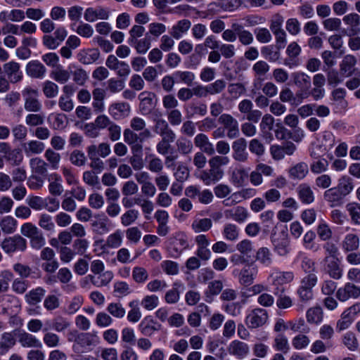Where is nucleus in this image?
I'll list each match as a JSON object with an SVG mask.
<instances>
[{"label":"nucleus","mask_w":360,"mask_h":360,"mask_svg":"<svg viewBox=\"0 0 360 360\" xmlns=\"http://www.w3.org/2000/svg\"><path fill=\"white\" fill-rule=\"evenodd\" d=\"M230 162L227 156L214 155L208 160L209 169L200 172L199 178L207 186L215 184L224 176V172L221 167Z\"/></svg>","instance_id":"nucleus-1"},{"label":"nucleus","mask_w":360,"mask_h":360,"mask_svg":"<svg viewBox=\"0 0 360 360\" xmlns=\"http://www.w3.org/2000/svg\"><path fill=\"white\" fill-rule=\"evenodd\" d=\"M68 340L75 342L72 349L77 354L90 352L99 342V338L96 334L91 333H79L77 330L69 333Z\"/></svg>","instance_id":"nucleus-2"},{"label":"nucleus","mask_w":360,"mask_h":360,"mask_svg":"<svg viewBox=\"0 0 360 360\" xmlns=\"http://www.w3.org/2000/svg\"><path fill=\"white\" fill-rule=\"evenodd\" d=\"M21 233L30 238V246L35 250H39L46 243L42 231L31 223H25L21 226Z\"/></svg>","instance_id":"nucleus-3"},{"label":"nucleus","mask_w":360,"mask_h":360,"mask_svg":"<svg viewBox=\"0 0 360 360\" xmlns=\"http://www.w3.org/2000/svg\"><path fill=\"white\" fill-rule=\"evenodd\" d=\"M24 99V109L28 112H40L42 111V103L39 98L38 89L27 86L22 91Z\"/></svg>","instance_id":"nucleus-4"},{"label":"nucleus","mask_w":360,"mask_h":360,"mask_svg":"<svg viewBox=\"0 0 360 360\" xmlns=\"http://www.w3.org/2000/svg\"><path fill=\"white\" fill-rule=\"evenodd\" d=\"M271 238L274 250L279 256L285 257L290 252V240L285 231L273 233Z\"/></svg>","instance_id":"nucleus-5"},{"label":"nucleus","mask_w":360,"mask_h":360,"mask_svg":"<svg viewBox=\"0 0 360 360\" xmlns=\"http://www.w3.org/2000/svg\"><path fill=\"white\" fill-rule=\"evenodd\" d=\"M317 282L316 274L307 275L301 280L297 293L302 301L307 302L313 298V288Z\"/></svg>","instance_id":"nucleus-6"},{"label":"nucleus","mask_w":360,"mask_h":360,"mask_svg":"<svg viewBox=\"0 0 360 360\" xmlns=\"http://www.w3.org/2000/svg\"><path fill=\"white\" fill-rule=\"evenodd\" d=\"M1 248L8 255L16 252H24L27 248V240L20 235L6 238L1 243Z\"/></svg>","instance_id":"nucleus-7"},{"label":"nucleus","mask_w":360,"mask_h":360,"mask_svg":"<svg viewBox=\"0 0 360 360\" xmlns=\"http://www.w3.org/2000/svg\"><path fill=\"white\" fill-rule=\"evenodd\" d=\"M219 122L227 130V137L233 139L240 135L239 124L236 119L230 114H221L219 117Z\"/></svg>","instance_id":"nucleus-8"},{"label":"nucleus","mask_w":360,"mask_h":360,"mask_svg":"<svg viewBox=\"0 0 360 360\" xmlns=\"http://www.w3.org/2000/svg\"><path fill=\"white\" fill-rule=\"evenodd\" d=\"M154 131L160 136L162 141L172 143L176 139V134L169 126L168 122L162 118L154 120Z\"/></svg>","instance_id":"nucleus-9"},{"label":"nucleus","mask_w":360,"mask_h":360,"mask_svg":"<svg viewBox=\"0 0 360 360\" xmlns=\"http://www.w3.org/2000/svg\"><path fill=\"white\" fill-rule=\"evenodd\" d=\"M248 143L244 138H239L232 143L233 159L238 162L245 163L249 159L247 150Z\"/></svg>","instance_id":"nucleus-10"},{"label":"nucleus","mask_w":360,"mask_h":360,"mask_svg":"<svg viewBox=\"0 0 360 360\" xmlns=\"http://www.w3.org/2000/svg\"><path fill=\"white\" fill-rule=\"evenodd\" d=\"M360 296V287L353 283L347 282L338 289L336 297L341 302L349 299H356Z\"/></svg>","instance_id":"nucleus-11"},{"label":"nucleus","mask_w":360,"mask_h":360,"mask_svg":"<svg viewBox=\"0 0 360 360\" xmlns=\"http://www.w3.org/2000/svg\"><path fill=\"white\" fill-rule=\"evenodd\" d=\"M357 59L352 54L345 56L339 65L340 75L349 77L360 71L355 67Z\"/></svg>","instance_id":"nucleus-12"},{"label":"nucleus","mask_w":360,"mask_h":360,"mask_svg":"<svg viewBox=\"0 0 360 360\" xmlns=\"http://www.w3.org/2000/svg\"><path fill=\"white\" fill-rule=\"evenodd\" d=\"M3 69L11 83L15 84L22 79L23 74L18 63L15 61L6 63L3 65Z\"/></svg>","instance_id":"nucleus-13"},{"label":"nucleus","mask_w":360,"mask_h":360,"mask_svg":"<svg viewBox=\"0 0 360 360\" xmlns=\"http://www.w3.org/2000/svg\"><path fill=\"white\" fill-rule=\"evenodd\" d=\"M342 20L348 26L345 32L346 35L352 37L360 32V15L358 13H349L343 17Z\"/></svg>","instance_id":"nucleus-14"},{"label":"nucleus","mask_w":360,"mask_h":360,"mask_svg":"<svg viewBox=\"0 0 360 360\" xmlns=\"http://www.w3.org/2000/svg\"><path fill=\"white\" fill-rule=\"evenodd\" d=\"M323 262L326 263V271L330 278L335 280H339L342 278V269L338 257H326Z\"/></svg>","instance_id":"nucleus-15"},{"label":"nucleus","mask_w":360,"mask_h":360,"mask_svg":"<svg viewBox=\"0 0 360 360\" xmlns=\"http://www.w3.org/2000/svg\"><path fill=\"white\" fill-rule=\"evenodd\" d=\"M155 97V94L150 91H143L139 94V98L141 101L139 109L142 115H148L155 108V102L153 101Z\"/></svg>","instance_id":"nucleus-16"},{"label":"nucleus","mask_w":360,"mask_h":360,"mask_svg":"<svg viewBox=\"0 0 360 360\" xmlns=\"http://www.w3.org/2000/svg\"><path fill=\"white\" fill-rule=\"evenodd\" d=\"M170 246L172 250L173 256H179L188 247V243L186 235L183 233H176L174 237L170 238Z\"/></svg>","instance_id":"nucleus-17"},{"label":"nucleus","mask_w":360,"mask_h":360,"mask_svg":"<svg viewBox=\"0 0 360 360\" xmlns=\"http://www.w3.org/2000/svg\"><path fill=\"white\" fill-rule=\"evenodd\" d=\"M194 144L202 152L208 155H212L215 153L214 145L210 141L208 136L203 133L198 134L195 136Z\"/></svg>","instance_id":"nucleus-18"},{"label":"nucleus","mask_w":360,"mask_h":360,"mask_svg":"<svg viewBox=\"0 0 360 360\" xmlns=\"http://www.w3.org/2000/svg\"><path fill=\"white\" fill-rule=\"evenodd\" d=\"M92 220L91 226L92 231L98 235H103L110 231L108 218L104 214H96Z\"/></svg>","instance_id":"nucleus-19"},{"label":"nucleus","mask_w":360,"mask_h":360,"mask_svg":"<svg viewBox=\"0 0 360 360\" xmlns=\"http://www.w3.org/2000/svg\"><path fill=\"white\" fill-rule=\"evenodd\" d=\"M291 78L293 84L301 91L306 93L311 88V77L307 74L303 72H295L291 74Z\"/></svg>","instance_id":"nucleus-20"},{"label":"nucleus","mask_w":360,"mask_h":360,"mask_svg":"<svg viewBox=\"0 0 360 360\" xmlns=\"http://www.w3.org/2000/svg\"><path fill=\"white\" fill-rule=\"evenodd\" d=\"M86 153L89 159L90 160V167L98 174L101 173L104 169L103 161L96 155V145H90L86 148Z\"/></svg>","instance_id":"nucleus-21"},{"label":"nucleus","mask_w":360,"mask_h":360,"mask_svg":"<svg viewBox=\"0 0 360 360\" xmlns=\"http://www.w3.org/2000/svg\"><path fill=\"white\" fill-rule=\"evenodd\" d=\"M46 72L45 66L38 60H32L26 65V73L35 79H42Z\"/></svg>","instance_id":"nucleus-22"},{"label":"nucleus","mask_w":360,"mask_h":360,"mask_svg":"<svg viewBox=\"0 0 360 360\" xmlns=\"http://www.w3.org/2000/svg\"><path fill=\"white\" fill-rule=\"evenodd\" d=\"M345 197L336 186L328 188L323 193L324 200L329 202L331 207L341 205Z\"/></svg>","instance_id":"nucleus-23"},{"label":"nucleus","mask_w":360,"mask_h":360,"mask_svg":"<svg viewBox=\"0 0 360 360\" xmlns=\"http://www.w3.org/2000/svg\"><path fill=\"white\" fill-rule=\"evenodd\" d=\"M100 57V52L97 49L81 50L77 54L78 60L84 65H90L96 62Z\"/></svg>","instance_id":"nucleus-24"},{"label":"nucleus","mask_w":360,"mask_h":360,"mask_svg":"<svg viewBox=\"0 0 360 360\" xmlns=\"http://www.w3.org/2000/svg\"><path fill=\"white\" fill-rule=\"evenodd\" d=\"M191 27V22L188 19H183L179 20L172 27L169 34L175 39H179L188 31Z\"/></svg>","instance_id":"nucleus-25"},{"label":"nucleus","mask_w":360,"mask_h":360,"mask_svg":"<svg viewBox=\"0 0 360 360\" xmlns=\"http://www.w3.org/2000/svg\"><path fill=\"white\" fill-rule=\"evenodd\" d=\"M229 352L238 359H243L249 352L248 345L239 340L232 341L228 348Z\"/></svg>","instance_id":"nucleus-26"},{"label":"nucleus","mask_w":360,"mask_h":360,"mask_svg":"<svg viewBox=\"0 0 360 360\" xmlns=\"http://www.w3.org/2000/svg\"><path fill=\"white\" fill-rule=\"evenodd\" d=\"M232 27L237 33L238 40L241 44L248 46L253 42V34L249 30H245L241 25L233 23Z\"/></svg>","instance_id":"nucleus-27"},{"label":"nucleus","mask_w":360,"mask_h":360,"mask_svg":"<svg viewBox=\"0 0 360 360\" xmlns=\"http://www.w3.org/2000/svg\"><path fill=\"white\" fill-rule=\"evenodd\" d=\"M109 113L115 118L127 116L130 112V105L127 103H112L108 109Z\"/></svg>","instance_id":"nucleus-28"},{"label":"nucleus","mask_w":360,"mask_h":360,"mask_svg":"<svg viewBox=\"0 0 360 360\" xmlns=\"http://www.w3.org/2000/svg\"><path fill=\"white\" fill-rule=\"evenodd\" d=\"M257 270L255 267L245 266L239 273V282L245 286L252 285L257 274Z\"/></svg>","instance_id":"nucleus-29"},{"label":"nucleus","mask_w":360,"mask_h":360,"mask_svg":"<svg viewBox=\"0 0 360 360\" xmlns=\"http://www.w3.org/2000/svg\"><path fill=\"white\" fill-rule=\"evenodd\" d=\"M300 200L304 204H311L314 201V192L307 184H301L297 188Z\"/></svg>","instance_id":"nucleus-30"},{"label":"nucleus","mask_w":360,"mask_h":360,"mask_svg":"<svg viewBox=\"0 0 360 360\" xmlns=\"http://www.w3.org/2000/svg\"><path fill=\"white\" fill-rule=\"evenodd\" d=\"M224 214L226 218L232 219L239 223L244 222L248 216L247 210L240 206L226 210Z\"/></svg>","instance_id":"nucleus-31"},{"label":"nucleus","mask_w":360,"mask_h":360,"mask_svg":"<svg viewBox=\"0 0 360 360\" xmlns=\"http://www.w3.org/2000/svg\"><path fill=\"white\" fill-rule=\"evenodd\" d=\"M186 112L188 117L194 115L205 116L207 112V105L204 103H190L186 108Z\"/></svg>","instance_id":"nucleus-32"},{"label":"nucleus","mask_w":360,"mask_h":360,"mask_svg":"<svg viewBox=\"0 0 360 360\" xmlns=\"http://www.w3.org/2000/svg\"><path fill=\"white\" fill-rule=\"evenodd\" d=\"M45 114L40 112H29L25 117V123L29 127L42 126L45 122Z\"/></svg>","instance_id":"nucleus-33"},{"label":"nucleus","mask_w":360,"mask_h":360,"mask_svg":"<svg viewBox=\"0 0 360 360\" xmlns=\"http://www.w3.org/2000/svg\"><path fill=\"white\" fill-rule=\"evenodd\" d=\"M273 276L274 285H283L290 283L295 278L294 273L291 271H278L275 273Z\"/></svg>","instance_id":"nucleus-34"},{"label":"nucleus","mask_w":360,"mask_h":360,"mask_svg":"<svg viewBox=\"0 0 360 360\" xmlns=\"http://www.w3.org/2000/svg\"><path fill=\"white\" fill-rule=\"evenodd\" d=\"M359 246V238L354 233L346 235L342 242V250L345 252L356 250Z\"/></svg>","instance_id":"nucleus-35"},{"label":"nucleus","mask_w":360,"mask_h":360,"mask_svg":"<svg viewBox=\"0 0 360 360\" xmlns=\"http://www.w3.org/2000/svg\"><path fill=\"white\" fill-rule=\"evenodd\" d=\"M18 341L24 347L40 348L41 342L32 335L27 333H22L18 335Z\"/></svg>","instance_id":"nucleus-36"},{"label":"nucleus","mask_w":360,"mask_h":360,"mask_svg":"<svg viewBox=\"0 0 360 360\" xmlns=\"http://www.w3.org/2000/svg\"><path fill=\"white\" fill-rule=\"evenodd\" d=\"M256 260L264 266H269L273 263V255L266 247L259 248L256 252Z\"/></svg>","instance_id":"nucleus-37"},{"label":"nucleus","mask_w":360,"mask_h":360,"mask_svg":"<svg viewBox=\"0 0 360 360\" xmlns=\"http://www.w3.org/2000/svg\"><path fill=\"white\" fill-rule=\"evenodd\" d=\"M46 294V290L41 287H37L29 291L25 296L26 302L32 305L39 303Z\"/></svg>","instance_id":"nucleus-38"},{"label":"nucleus","mask_w":360,"mask_h":360,"mask_svg":"<svg viewBox=\"0 0 360 360\" xmlns=\"http://www.w3.org/2000/svg\"><path fill=\"white\" fill-rule=\"evenodd\" d=\"M309 172V167L305 162H299L290 167L289 169V174L292 179H302Z\"/></svg>","instance_id":"nucleus-39"},{"label":"nucleus","mask_w":360,"mask_h":360,"mask_svg":"<svg viewBox=\"0 0 360 360\" xmlns=\"http://www.w3.org/2000/svg\"><path fill=\"white\" fill-rule=\"evenodd\" d=\"M129 45L135 49L139 54H145L151 46L150 36L148 34H145V37L139 39L136 42H132Z\"/></svg>","instance_id":"nucleus-40"},{"label":"nucleus","mask_w":360,"mask_h":360,"mask_svg":"<svg viewBox=\"0 0 360 360\" xmlns=\"http://www.w3.org/2000/svg\"><path fill=\"white\" fill-rule=\"evenodd\" d=\"M44 148V143L37 140L30 141L24 145V150L27 155L40 154Z\"/></svg>","instance_id":"nucleus-41"},{"label":"nucleus","mask_w":360,"mask_h":360,"mask_svg":"<svg viewBox=\"0 0 360 360\" xmlns=\"http://www.w3.org/2000/svg\"><path fill=\"white\" fill-rule=\"evenodd\" d=\"M44 158L51 169L56 170L59 168L61 157L58 153L53 149L48 148L44 153Z\"/></svg>","instance_id":"nucleus-42"},{"label":"nucleus","mask_w":360,"mask_h":360,"mask_svg":"<svg viewBox=\"0 0 360 360\" xmlns=\"http://www.w3.org/2000/svg\"><path fill=\"white\" fill-rule=\"evenodd\" d=\"M176 146L179 153L184 155L191 153L193 150L192 141L184 136H180L176 140Z\"/></svg>","instance_id":"nucleus-43"},{"label":"nucleus","mask_w":360,"mask_h":360,"mask_svg":"<svg viewBox=\"0 0 360 360\" xmlns=\"http://www.w3.org/2000/svg\"><path fill=\"white\" fill-rule=\"evenodd\" d=\"M30 167L34 172L39 175H46L49 165L40 158H33L30 160Z\"/></svg>","instance_id":"nucleus-44"},{"label":"nucleus","mask_w":360,"mask_h":360,"mask_svg":"<svg viewBox=\"0 0 360 360\" xmlns=\"http://www.w3.org/2000/svg\"><path fill=\"white\" fill-rule=\"evenodd\" d=\"M160 324L153 319L146 317L140 324V329L144 335H150L160 328Z\"/></svg>","instance_id":"nucleus-45"},{"label":"nucleus","mask_w":360,"mask_h":360,"mask_svg":"<svg viewBox=\"0 0 360 360\" xmlns=\"http://www.w3.org/2000/svg\"><path fill=\"white\" fill-rule=\"evenodd\" d=\"M346 210L351 217L352 222L355 225H360V203L349 202L346 205Z\"/></svg>","instance_id":"nucleus-46"},{"label":"nucleus","mask_w":360,"mask_h":360,"mask_svg":"<svg viewBox=\"0 0 360 360\" xmlns=\"http://www.w3.org/2000/svg\"><path fill=\"white\" fill-rule=\"evenodd\" d=\"M248 177V172L245 168H240L233 171L231 181L237 186H243Z\"/></svg>","instance_id":"nucleus-47"},{"label":"nucleus","mask_w":360,"mask_h":360,"mask_svg":"<svg viewBox=\"0 0 360 360\" xmlns=\"http://www.w3.org/2000/svg\"><path fill=\"white\" fill-rule=\"evenodd\" d=\"M54 181L49 184V192L52 196H60L63 193V186L61 184V177L57 174L53 175Z\"/></svg>","instance_id":"nucleus-48"},{"label":"nucleus","mask_w":360,"mask_h":360,"mask_svg":"<svg viewBox=\"0 0 360 360\" xmlns=\"http://www.w3.org/2000/svg\"><path fill=\"white\" fill-rule=\"evenodd\" d=\"M51 77L56 82L60 84H65L70 78V73L68 70L63 69V67L58 66L56 70L51 72Z\"/></svg>","instance_id":"nucleus-49"},{"label":"nucleus","mask_w":360,"mask_h":360,"mask_svg":"<svg viewBox=\"0 0 360 360\" xmlns=\"http://www.w3.org/2000/svg\"><path fill=\"white\" fill-rule=\"evenodd\" d=\"M139 211L135 209H129L127 210L120 217V222L124 226H129L134 223L139 218Z\"/></svg>","instance_id":"nucleus-50"},{"label":"nucleus","mask_w":360,"mask_h":360,"mask_svg":"<svg viewBox=\"0 0 360 360\" xmlns=\"http://www.w3.org/2000/svg\"><path fill=\"white\" fill-rule=\"evenodd\" d=\"M336 188L344 195V196L347 195L354 188L352 179L347 176L341 177Z\"/></svg>","instance_id":"nucleus-51"},{"label":"nucleus","mask_w":360,"mask_h":360,"mask_svg":"<svg viewBox=\"0 0 360 360\" xmlns=\"http://www.w3.org/2000/svg\"><path fill=\"white\" fill-rule=\"evenodd\" d=\"M261 53L263 57L269 62H276L280 58L279 50H275L274 46H265L262 47Z\"/></svg>","instance_id":"nucleus-52"},{"label":"nucleus","mask_w":360,"mask_h":360,"mask_svg":"<svg viewBox=\"0 0 360 360\" xmlns=\"http://www.w3.org/2000/svg\"><path fill=\"white\" fill-rule=\"evenodd\" d=\"M16 220L11 216L4 217L0 221V227L5 233H12L16 229Z\"/></svg>","instance_id":"nucleus-53"},{"label":"nucleus","mask_w":360,"mask_h":360,"mask_svg":"<svg viewBox=\"0 0 360 360\" xmlns=\"http://www.w3.org/2000/svg\"><path fill=\"white\" fill-rule=\"evenodd\" d=\"M177 82L184 83L187 86H191L195 78V74L190 71H176L173 74Z\"/></svg>","instance_id":"nucleus-54"},{"label":"nucleus","mask_w":360,"mask_h":360,"mask_svg":"<svg viewBox=\"0 0 360 360\" xmlns=\"http://www.w3.org/2000/svg\"><path fill=\"white\" fill-rule=\"evenodd\" d=\"M13 278V274L9 270L0 272V293L6 292L9 289V283Z\"/></svg>","instance_id":"nucleus-55"},{"label":"nucleus","mask_w":360,"mask_h":360,"mask_svg":"<svg viewBox=\"0 0 360 360\" xmlns=\"http://www.w3.org/2000/svg\"><path fill=\"white\" fill-rule=\"evenodd\" d=\"M42 91L46 98H52L58 94L59 88L56 83L48 80L44 82Z\"/></svg>","instance_id":"nucleus-56"},{"label":"nucleus","mask_w":360,"mask_h":360,"mask_svg":"<svg viewBox=\"0 0 360 360\" xmlns=\"http://www.w3.org/2000/svg\"><path fill=\"white\" fill-rule=\"evenodd\" d=\"M274 123V118L272 117L271 115L265 114L262 117L259 127H260L261 131L264 133L265 136H267L268 135H271L270 131L273 129Z\"/></svg>","instance_id":"nucleus-57"},{"label":"nucleus","mask_w":360,"mask_h":360,"mask_svg":"<svg viewBox=\"0 0 360 360\" xmlns=\"http://www.w3.org/2000/svg\"><path fill=\"white\" fill-rule=\"evenodd\" d=\"M123 234L122 231L117 229L113 233L108 236L106 245L110 248H117L122 243Z\"/></svg>","instance_id":"nucleus-58"},{"label":"nucleus","mask_w":360,"mask_h":360,"mask_svg":"<svg viewBox=\"0 0 360 360\" xmlns=\"http://www.w3.org/2000/svg\"><path fill=\"white\" fill-rule=\"evenodd\" d=\"M212 226L210 219L203 218L195 220L192 224V229L195 233L204 232L210 230Z\"/></svg>","instance_id":"nucleus-59"},{"label":"nucleus","mask_w":360,"mask_h":360,"mask_svg":"<svg viewBox=\"0 0 360 360\" xmlns=\"http://www.w3.org/2000/svg\"><path fill=\"white\" fill-rule=\"evenodd\" d=\"M87 277L89 278L94 285L96 286H103L108 285L111 281L113 278V274L110 271L103 272L98 277V279H101L100 281L96 280L95 276L92 275H89Z\"/></svg>","instance_id":"nucleus-60"},{"label":"nucleus","mask_w":360,"mask_h":360,"mask_svg":"<svg viewBox=\"0 0 360 360\" xmlns=\"http://www.w3.org/2000/svg\"><path fill=\"white\" fill-rule=\"evenodd\" d=\"M6 161L11 162L13 166H19L23 160V155L19 148L11 149L6 155Z\"/></svg>","instance_id":"nucleus-61"},{"label":"nucleus","mask_w":360,"mask_h":360,"mask_svg":"<svg viewBox=\"0 0 360 360\" xmlns=\"http://www.w3.org/2000/svg\"><path fill=\"white\" fill-rule=\"evenodd\" d=\"M274 348L277 351H280L286 354L290 350V345L287 338L283 334H278L274 339Z\"/></svg>","instance_id":"nucleus-62"},{"label":"nucleus","mask_w":360,"mask_h":360,"mask_svg":"<svg viewBox=\"0 0 360 360\" xmlns=\"http://www.w3.org/2000/svg\"><path fill=\"white\" fill-rule=\"evenodd\" d=\"M254 33L256 39L262 44H267L272 39L270 31L266 27H257L255 29Z\"/></svg>","instance_id":"nucleus-63"},{"label":"nucleus","mask_w":360,"mask_h":360,"mask_svg":"<svg viewBox=\"0 0 360 360\" xmlns=\"http://www.w3.org/2000/svg\"><path fill=\"white\" fill-rule=\"evenodd\" d=\"M236 250L249 259L253 251L252 243L249 240H243L236 245Z\"/></svg>","instance_id":"nucleus-64"}]
</instances>
